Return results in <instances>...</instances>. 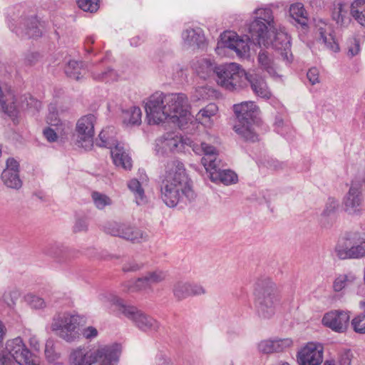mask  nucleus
<instances>
[{
    "mask_svg": "<svg viewBox=\"0 0 365 365\" xmlns=\"http://www.w3.org/2000/svg\"><path fill=\"white\" fill-rule=\"evenodd\" d=\"M192 150L197 155H203L201 159L202 164L206 170H212L215 166L221 163L217 149L212 145L201 142L200 144L195 143L192 145Z\"/></svg>",
    "mask_w": 365,
    "mask_h": 365,
    "instance_id": "nucleus-21",
    "label": "nucleus"
},
{
    "mask_svg": "<svg viewBox=\"0 0 365 365\" xmlns=\"http://www.w3.org/2000/svg\"><path fill=\"white\" fill-rule=\"evenodd\" d=\"M272 29L267 36V42L264 46L271 43L272 47L281 55L282 59L287 63L292 61V54L291 53L290 37L282 31L278 32Z\"/></svg>",
    "mask_w": 365,
    "mask_h": 365,
    "instance_id": "nucleus-17",
    "label": "nucleus"
},
{
    "mask_svg": "<svg viewBox=\"0 0 365 365\" xmlns=\"http://www.w3.org/2000/svg\"><path fill=\"white\" fill-rule=\"evenodd\" d=\"M0 365H39L36 356L31 354L20 337L7 341L0 347Z\"/></svg>",
    "mask_w": 365,
    "mask_h": 365,
    "instance_id": "nucleus-6",
    "label": "nucleus"
},
{
    "mask_svg": "<svg viewBox=\"0 0 365 365\" xmlns=\"http://www.w3.org/2000/svg\"><path fill=\"white\" fill-rule=\"evenodd\" d=\"M218 111V107L215 103H210L202 108L196 115L197 120L202 124H207L211 122V118Z\"/></svg>",
    "mask_w": 365,
    "mask_h": 365,
    "instance_id": "nucleus-35",
    "label": "nucleus"
},
{
    "mask_svg": "<svg viewBox=\"0 0 365 365\" xmlns=\"http://www.w3.org/2000/svg\"><path fill=\"white\" fill-rule=\"evenodd\" d=\"M320 30V38L319 42L324 43L325 47L334 52L339 51V46L338 43L335 41L334 36L331 34H327L324 32L322 29Z\"/></svg>",
    "mask_w": 365,
    "mask_h": 365,
    "instance_id": "nucleus-40",
    "label": "nucleus"
},
{
    "mask_svg": "<svg viewBox=\"0 0 365 365\" xmlns=\"http://www.w3.org/2000/svg\"><path fill=\"white\" fill-rule=\"evenodd\" d=\"M167 275L165 271L160 269L148 272L135 280H128L123 283V290L125 292H137L148 289L153 284L164 281Z\"/></svg>",
    "mask_w": 365,
    "mask_h": 365,
    "instance_id": "nucleus-15",
    "label": "nucleus"
},
{
    "mask_svg": "<svg viewBox=\"0 0 365 365\" xmlns=\"http://www.w3.org/2000/svg\"><path fill=\"white\" fill-rule=\"evenodd\" d=\"M4 184L10 188L19 189L22 181L19 177V163L13 158H9L6 162V168L1 173Z\"/></svg>",
    "mask_w": 365,
    "mask_h": 365,
    "instance_id": "nucleus-23",
    "label": "nucleus"
},
{
    "mask_svg": "<svg viewBox=\"0 0 365 365\" xmlns=\"http://www.w3.org/2000/svg\"><path fill=\"white\" fill-rule=\"evenodd\" d=\"M143 267V263H139L134 259H130L123 264L122 269L124 272H137L141 269Z\"/></svg>",
    "mask_w": 365,
    "mask_h": 365,
    "instance_id": "nucleus-51",
    "label": "nucleus"
},
{
    "mask_svg": "<svg viewBox=\"0 0 365 365\" xmlns=\"http://www.w3.org/2000/svg\"><path fill=\"white\" fill-rule=\"evenodd\" d=\"M182 145L181 135L175 132H169L155 140V150L157 155L163 156L168 153L178 151Z\"/></svg>",
    "mask_w": 365,
    "mask_h": 365,
    "instance_id": "nucleus-19",
    "label": "nucleus"
},
{
    "mask_svg": "<svg viewBox=\"0 0 365 365\" xmlns=\"http://www.w3.org/2000/svg\"><path fill=\"white\" fill-rule=\"evenodd\" d=\"M93 78L97 81L106 82L113 81L117 80L118 75L116 72L110 68H106L102 73L93 72Z\"/></svg>",
    "mask_w": 365,
    "mask_h": 365,
    "instance_id": "nucleus-44",
    "label": "nucleus"
},
{
    "mask_svg": "<svg viewBox=\"0 0 365 365\" xmlns=\"http://www.w3.org/2000/svg\"><path fill=\"white\" fill-rule=\"evenodd\" d=\"M182 38L185 46L188 48H203L205 46V37L202 29L188 28L182 33Z\"/></svg>",
    "mask_w": 365,
    "mask_h": 365,
    "instance_id": "nucleus-24",
    "label": "nucleus"
},
{
    "mask_svg": "<svg viewBox=\"0 0 365 365\" xmlns=\"http://www.w3.org/2000/svg\"><path fill=\"white\" fill-rule=\"evenodd\" d=\"M289 15L296 24L301 25L302 27L307 26V12L302 4L297 3L292 4L289 8Z\"/></svg>",
    "mask_w": 365,
    "mask_h": 365,
    "instance_id": "nucleus-32",
    "label": "nucleus"
},
{
    "mask_svg": "<svg viewBox=\"0 0 365 365\" xmlns=\"http://www.w3.org/2000/svg\"><path fill=\"white\" fill-rule=\"evenodd\" d=\"M96 117L93 114H88L81 117L76 125V145L86 150H89L93 145L94 126Z\"/></svg>",
    "mask_w": 365,
    "mask_h": 365,
    "instance_id": "nucleus-13",
    "label": "nucleus"
},
{
    "mask_svg": "<svg viewBox=\"0 0 365 365\" xmlns=\"http://www.w3.org/2000/svg\"><path fill=\"white\" fill-rule=\"evenodd\" d=\"M188 282H178L173 285V295L178 300H182L189 297Z\"/></svg>",
    "mask_w": 365,
    "mask_h": 365,
    "instance_id": "nucleus-41",
    "label": "nucleus"
},
{
    "mask_svg": "<svg viewBox=\"0 0 365 365\" xmlns=\"http://www.w3.org/2000/svg\"><path fill=\"white\" fill-rule=\"evenodd\" d=\"M81 62L70 61L65 68L66 74L69 78L78 81L81 78V76H83L82 71H84L81 68Z\"/></svg>",
    "mask_w": 365,
    "mask_h": 365,
    "instance_id": "nucleus-38",
    "label": "nucleus"
},
{
    "mask_svg": "<svg viewBox=\"0 0 365 365\" xmlns=\"http://www.w3.org/2000/svg\"><path fill=\"white\" fill-rule=\"evenodd\" d=\"M360 307L364 309V312L351 321L354 330L359 334H365V301L360 302Z\"/></svg>",
    "mask_w": 365,
    "mask_h": 365,
    "instance_id": "nucleus-42",
    "label": "nucleus"
},
{
    "mask_svg": "<svg viewBox=\"0 0 365 365\" xmlns=\"http://www.w3.org/2000/svg\"><path fill=\"white\" fill-rule=\"evenodd\" d=\"M350 316L348 312L342 310H333L324 314L322 323L331 330L342 333L348 327Z\"/></svg>",
    "mask_w": 365,
    "mask_h": 365,
    "instance_id": "nucleus-22",
    "label": "nucleus"
},
{
    "mask_svg": "<svg viewBox=\"0 0 365 365\" xmlns=\"http://www.w3.org/2000/svg\"><path fill=\"white\" fill-rule=\"evenodd\" d=\"M92 199L96 207L100 210L111 204V200L107 195L98 192L92 193Z\"/></svg>",
    "mask_w": 365,
    "mask_h": 365,
    "instance_id": "nucleus-45",
    "label": "nucleus"
},
{
    "mask_svg": "<svg viewBox=\"0 0 365 365\" xmlns=\"http://www.w3.org/2000/svg\"><path fill=\"white\" fill-rule=\"evenodd\" d=\"M357 277L353 272L339 274L333 282V289L335 292L349 288L356 284Z\"/></svg>",
    "mask_w": 365,
    "mask_h": 365,
    "instance_id": "nucleus-31",
    "label": "nucleus"
},
{
    "mask_svg": "<svg viewBox=\"0 0 365 365\" xmlns=\"http://www.w3.org/2000/svg\"><path fill=\"white\" fill-rule=\"evenodd\" d=\"M0 105L4 113L8 115L16 116L18 112V106L16 102V97L11 89L6 86L0 85Z\"/></svg>",
    "mask_w": 365,
    "mask_h": 365,
    "instance_id": "nucleus-26",
    "label": "nucleus"
},
{
    "mask_svg": "<svg viewBox=\"0 0 365 365\" xmlns=\"http://www.w3.org/2000/svg\"><path fill=\"white\" fill-rule=\"evenodd\" d=\"M334 253L341 260L364 257L365 240L356 233H347L338 240L334 247Z\"/></svg>",
    "mask_w": 365,
    "mask_h": 365,
    "instance_id": "nucleus-11",
    "label": "nucleus"
},
{
    "mask_svg": "<svg viewBox=\"0 0 365 365\" xmlns=\"http://www.w3.org/2000/svg\"><path fill=\"white\" fill-rule=\"evenodd\" d=\"M292 344V341L290 339H276L273 340H262L258 344L257 348L261 353L270 354L282 351Z\"/></svg>",
    "mask_w": 365,
    "mask_h": 365,
    "instance_id": "nucleus-28",
    "label": "nucleus"
},
{
    "mask_svg": "<svg viewBox=\"0 0 365 365\" xmlns=\"http://www.w3.org/2000/svg\"><path fill=\"white\" fill-rule=\"evenodd\" d=\"M104 297L107 298L111 304L115 306L119 314H122L132 321L134 325L141 331H157L158 330L160 327L158 322L136 307L124 304L123 299L112 294Z\"/></svg>",
    "mask_w": 365,
    "mask_h": 365,
    "instance_id": "nucleus-7",
    "label": "nucleus"
},
{
    "mask_svg": "<svg viewBox=\"0 0 365 365\" xmlns=\"http://www.w3.org/2000/svg\"><path fill=\"white\" fill-rule=\"evenodd\" d=\"M351 14L359 24L365 26V0H355L351 4Z\"/></svg>",
    "mask_w": 365,
    "mask_h": 365,
    "instance_id": "nucleus-34",
    "label": "nucleus"
},
{
    "mask_svg": "<svg viewBox=\"0 0 365 365\" xmlns=\"http://www.w3.org/2000/svg\"><path fill=\"white\" fill-rule=\"evenodd\" d=\"M347 54L350 57L356 56L360 51V43L357 38H353L347 41Z\"/></svg>",
    "mask_w": 365,
    "mask_h": 365,
    "instance_id": "nucleus-48",
    "label": "nucleus"
},
{
    "mask_svg": "<svg viewBox=\"0 0 365 365\" xmlns=\"http://www.w3.org/2000/svg\"><path fill=\"white\" fill-rule=\"evenodd\" d=\"M145 108L149 123L158 124L168 119L165 93L162 92H155L151 95L145 103Z\"/></svg>",
    "mask_w": 365,
    "mask_h": 365,
    "instance_id": "nucleus-16",
    "label": "nucleus"
},
{
    "mask_svg": "<svg viewBox=\"0 0 365 365\" xmlns=\"http://www.w3.org/2000/svg\"><path fill=\"white\" fill-rule=\"evenodd\" d=\"M53 248H58V246L57 245H49L48 247L46 248L44 252L46 255H48L50 256L54 257H57V253L56 252H53L52 250Z\"/></svg>",
    "mask_w": 365,
    "mask_h": 365,
    "instance_id": "nucleus-61",
    "label": "nucleus"
},
{
    "mask_svg": "<svg viewBox=\"0 0 365 365\" xmlns=\"http://www.w3.org/2000/svg\"><path fill=\"white\" fill-rule=\"evenodd\" d=\"M120 353L118 344L105 345L94 351L80 346L71 352L69 364L92 365L98 362L99 365H118Z\"/></svg>",
    "mask_w": 365,
    "mask_h": 365,
    "instance_id": "nucleus-4",
    "label": "nucleus"
},
{
    "mask_svg": "<svg viewBox=\"0 0 365 365\" xmlns=\"http://www.w3.org/2000/svg\"><path fill=\"white\" fill-rule=\"evenodd\" d=\"M222 162L213 168L212 170H207L210 173V179L212 182H220L224 185H228L235 183L237 181V175L230 170L224 169Z\"/></svg>",
    "mask_w": 365,
    "mask_h": 365,
    "instance_id": "nucleus-25",
    "label": "nucleus"
},
{
    "mask_svg": "<svg viewBox=\"0 0 365 365\" xmlns=\"http://www.w3.org/2000/svg\"><path fill=\"white\" fill-rule=\"evenodd\" d=\"M323 346L320 344L308 343L297 354L299 365H319L323 361Z\"/></svg>",
    "mask_w": 365,
    "mask_h": 365,
    "instance_id": "nucleus-20",
    "label": "nucleus"
},
{
    "mask_svg": "<svg viewBox=\"0 0 365 365\" xmlns=\"http://www.w3.org/2000/svg\"><path fill=\"white\" fill-rule=\"evenodd\" d=\"M246 73L235 63L220 65L217 67V83L228 91H234L245 85Z\"/></svg>",
    "mask_w": 365,
    "mask_h": 365,
    "instance_id": "nucleus-12",
    "label": "nucleus"
},
{
    "mask_svg": "<svg viewBox=\"0 0 365 365\" xmlns=\"http://www.w3.org/2000/svg\"><path fill=\"white\" fill-rule=\"evenodd\" d=\"M26 301L34 309H40L46 307V302L43 299L31 294L26 296Z\"/></svg>",
    "mask_w": 365,
    "mask_h": 365,
    "instance_id": "nucleus-47",
    "label": "nucleus"
},
{
    "mask_svg": "<svg viewBox=\"0 0 365 365\" xmlns=\"http://www.w3.org/2000/svg\"><path fill=\"white\" fill-rule=\"evenodd\" d=\"M351 6L341 1H335L332 11V19L340 26H347L351 22Z\"/></svg>",
    "mask_w": 365,
    "mask_h": 365,
    "instance_id": "nucleus-29",
    "label": "nucleus"
},
{
    "mask_svg": "<svg viewBox=\"0 0 365 365\" xmlns=\"http://www.w3.org/2000/svg\"><path fill=\"white\" fill-rule=\"evenodd\" d=\"M104 230L108 234L121 237L133 243H140L147 239V235L140 230L126 223L108 222L104 226Z\"/></svg>",
    "mask_w": 365,
    "mask_h": 365,
    "instance_id": "nucleus-14",
    "label": "nucleus"
},
{
    "mask_svg": "<svg viewBox=\"0 0 365 365\" xmlns=\"http://www.w3.org/2000/svg\"><path fill=\"white\" fill-rule=\"evenodd\" d=\"M82 334L86 339L91 340L98 336V330L95 327L90 326L83 329Z\"/></svg>",
    "mask_w": 365,
    "mask_h": 365,
    "instance_id": "nucleus-56",
    "label": "nucleus"
},
{
    "mask_svg": "<svg viewBox=\"0 0 365 365\" xmlns=\"http://www.w3.org/2000/svg\"><path fill=\"white\" fill-rule=\"evenodd\" d=\"M337 205V202L334 199H329L320 217V222L324 227H327L329 224L327 218L334 214Z\"/></svg>",
    "mask_w": 365,
    "mask_h": 365,
    "instance_id": "nucleus-39",
    "label": "nucleus"
},
{
    "mask_svg": "<svg viewBox=\"0 0 365 365\" xmlns=\"http://www.w3.org/2000/svg\"><path fill=\"white\" fill-rule=\"evenodd\" d=\"M43 135L49 142H54L57 139L56 132L51 128H46Z\"/></svg>",
    "mask_w": 365,
    "mask_h": 365,
    "instance_id": "nucleus-58",
    "label": "nucleus"
},
{
    "mask_svg": "<svg viewBox=\"0 0 365 365\" xmlns=\"http://www.w3.org/2000/svg\"><path fill=\"white\" fill-rule=\"evenodd\" d=\"M284 125V122L282 119H276L275 121V126L276 130L278 133H280L281 135H283V132L282 130V127Z\"/></svg>",
    "mask_w": 365,
    "mask_h": 365,
    "instance_id": "nucleus-64",
    "label": "nucleus"
},
{
    "mask_svg": "<svg viewBox=\"0 0 365 365\" xmlns=\"http://www.w3.org/2000/svg\"><path fill=\"white\" fill-rule=\"evenodd\" d=\"M88 227L87 222L83 219H78L76 220L75 225L73 226V231L75 232H82L86 230Z\"/></svg>",
    "mask_w": 365,
    "mask_h": 365,
    "instance_id": "nucleus-57",
    "label": "nucleus"
},
{
    "mask_svg": "<svg viewBox=\"0 0 365 365\" xmlns=\"http://www.w3.org/2000/svg\"><path fill=\"white\" fill-rule=\"evenodd\" d=\"M233 110L238 120L234 126L235 131L246 141H257L255 126L259 110L255 103L252 101L242 102L235 104Z\"/></svg>",
    "mask_w": 365,
    "mask_h": 365,
    "instance_id": "nucleus-5",
    "label": "nucleus"
},
{
    "mask_svg": "<svg viewBox=\"0 0 365 365\" xmlns=\"http://www.w3.org/2000/svg\"><path fill=\"white\" fill-rule=\"evenodd\" d=\"M110 131L113 133L111 128L103 130L98 135L96 145L110 150L113 162L117 167H120L125 170H130L132 168L131 158L123 145L114 137L110 135Z\"/></svg>",
    "mask_w": 365,
    "mask_h": 365,
    "instance_id": "nucleus-9",
    "label": "nucleus"
},
{
    "mask_svg": "<svg viewBox=\"0 0 365 365\" xmlns=\"http://www.w3.org/2000/svg\"><path fill=\"white\" fill-rule=\"evenodd\" d=\"M363 200L362 182L352 181L351 187L343 200L345 211L350 215L359 213Z\"/></svg>",
    "mask_w": 365,
    "mask_h": 365,
    "instance_id": "nucleus-18",
    "label": "nucleus"
},
{
    "mask_svg": "<svg viewBox=\"0 0 365 365\" xmlns=\"http://www.w3.org/2000/svg\"><path fill=\"white\" fill-rule=\"evenodd\" d=\"M215 63L210 59L202 58L198 60L195 64V70L197 76L203 79H207L216 75L217 67Z\"/></svg>",
    "mask_w": 365,
    "mask_h": 365,
    "instance_id": "nucleus-30",
    "label": "nucleus"
},
{
    "mask_svg": "<svg viewBox=\"0 0 365 365\" xmlns=\"http://www.w3.org/2000/svg\"><path fill=\"white\" fill-rule=\"evenodd\" d=\"M143 41V39L139 36H135L130 40V43L132 46H138V45H140Z\"/></svg>",
    "mask_w": 365,
    "mask_h": 365,
    "instance_id": "nucleus-62",
    "label": "nucleus"
},
{
    "mask_svg": "<svg viewBox=\"0 0 365 365\" xmlns=\"http://www.w3.org/2000/svg\"><path fill=\"white\" fill-rule=\"evenodd\" d=\"M160 187V198L169 207L187 204L195 198L192 181L186 174L183 163L177 159L167 163Z\"/></svg>",
    "mask_w": 365,
    "mask_h": 365,
    "instance_id": "nucleus-1",
    "label": "nucleus"
},
{
    "mask_svg": "<svg viewBox=\"0 0 365 365\" xmlns=\"http://www.w3.org/2000/svg\"><path fill=\"white\" fill-rule=\"evenodd\" d=\"M250 83L252 90L259 97L269 99L271 91L264 79L259 74L252 72L247 73L245 82Z\"/></svg>",
    "mask_w": 365,
    "mask_h": 365,
    "instance_id": "nucleus-27",
    "label": "nucleus"
},
{
    "mask_svg": "<svg viewBox=\"0 0 365 365\" xmlns=\"http://www.w3.org/2000/svg\"><path fill=\"white\" fill-rule=\"evenodd\" d=\"M53 341L47 340L45 344V355L49 361H54L56 355L53 351Z\"/></svg>",
    "mask_w": 365,
    "mask_h": 365,
    "instance_id": "nucleus-54",
    "label": "nucleus"
},
{
    "mask_svg": "<svg viewBox=\"0 0 365 365\" xmlns=\"http://www.w3.org/2000/svg\"><path fill=\"white\" fill-rule=\"evenodd\" d=\"M142 112L139 107L133 106L123 111V119L124 123L138 125L141 123Z\"/></svg>",
    "mask_w": 365,
    "mask_h": 365,
    "instance_id": "nucleus-37",
    "label": "nucleus"
},
{
    "mask_svg": "<svg viewBox=\"0 0 365 365\" xmlns=\"http://www.w3.org/2000/svg\"><path fill=\"white\" fill-rule=\"evenodd\" d=\"M24 103H26L27 108H34L36 110H39L41 108V103L30 95L24 96V101L21 105L22 108H24Z\"/></svg>",
    "mask_w": 365,
    "mask_h": 365,
    "instance_id": "nucleus-49",
    "label": "nucleus"
},
{
    "mask_svg": "<svg viewBox=\"0 0 365 365\" xmlns=\"http://www.w3.org/2000/svg\"><path fill=\"white\" fill-rule=\"evenodd\" d=\"M38 25L39 23L36 19H31L28 21L26 34L29 38H36L41 36L42 33Z\"/></svg>",
    "mask_w": 365,
    "mask_h": 365,
    "instance_id": "nucleus-46",
    "label": "nucleus"
},
{
    "mask_svg": "<svg viewBox=\"0 0 365 365\" xmlns=\"http://www.w3.org/2000/svg\"><path fill=\"white\" fill-rule=\"evenodd\" d=\"M49 113L47 116V123L51 126L62 125L61 120L58 117L57 113H56V108L53 105H50L49 106Z\"/></svg>",
    "mask_w": 365,
    "mask_h": 365,
    "instance_id": "nucleus-50",
    "label": "nucleus"
},
{
    "mask_svg": "<svg viewBox=\"0 0 365 365\" xmlns=\"http://www.w3.org/2000/svg\"><path fill=\"white\" fill-rule=\"evenodd\" d=\"M351 353L349 350H345L339 356L337 365H351Z\"/></svg>",
    "mask_w": 365,
    "mask_h": 365,
    "instance_id": "nucleus-55",
    "label": "nucleus"
},
{
    "mask_svg": "<svg viewBox=\"0 0 365 365\" xmlns=\"http://www.w3.org/2000/svg\"><path fill=\"white\" fill-rule=\"evenodd\" d=\"M307 77L312 85H315L320 82L319 71L316 67H312L307 71Z\"/></svg>",
    "mask_w": 365,
    "mask_h": 365,
    "instance_id": "nucleus-53",
    "label": "nucleus"
},
{
    "mask_svg": "<svg viewBox=\"0 0 365 365\" xmlns=\"http://www.w3.org/2000/svg\"><path fill=\"white\" fill-rule=\"evenodd\" d=\"M79 9L85 12L95 13L100 6L99 0H76Z\"/></svg>",
    "mask_w": 365,
    "mask_h": 365,
    "instance_id": "nucleus-43",
    "label": "nucleus"
},
{
    "mask_svg": "<svg viewBox=\"0 0 365 365\" xmlns=\"http://www.w3.org/2000/svg\"><path fill=\"white\" fill-rule=\"evenodd\" d=\"M260 68L266 71L271 76H276V66L271 56L267 51H260L257 56Z\"/></svg>",
    "mask_w": 365,
    "mask_h": 365,
    "instance_id": "nucleus-33",
    "label": "nucleus"
},
{
    "mask_svg": "<svg viewBox=\"0 0 365 365\" xmlns=\"http://www.w3.org/2000/svg\"><path fill=\"white\" fill-rule=\"evenodd\" d=\"M253 287L257 314L262 319L272 318L281 301L279 287L269 277L262 275L256 279Z\"/></svg>",
    "mask_w": 365,
    "mask_h": 365,
    "instance_id": "nucleus-3",
    "label": "nucleus"
},
{
    "mask_svg": "<svg viewBox=\"0 0 365 365\" xmlns=\"http://www.w3.org/2000/svg\"><path fill=\"white\" fill-rule=\"evenodd\" d=\"M189 297L200 296L205 294L206 290L201 284L188 282Z\"/></svg>",
    "mask_w": 365,
    "mask_h": 365,
    "instance_id": "nucleus-52",
    "label": "nucleus"
},
{
    "mask_svg": "<svg viewBox=\"0 0 365 365\" xmlns=\"http://www.w3.org/2000/svg\"><path fill=\"white\" fill-rule=\"evenodd\" d=\"M83 319L78 314L68 312L58 314L53 317L51 328L63 340L73 342L80 337L79 330Z\"/></svg>",
    "mask_w": 365,
    "mask_h": 365,
    "instance_id": "nucleus-8",
    "label": "nucleus"
},
{
    "mask_svg": "<svg viewBox=\"0 0 365 365\" xmlns=\"http://www.w3.org/2000/svg\"><path fill=\"white\" fill-rule=\"evenodd\" d=\"M38 54L36 53H30L25 57L24 61L26 65L32 66L38 61Z\"/></svg>",
    "mask_w": 365,
    "mask_h": 365,
    "instance_id": "nucleus-59",
    "label": "nucleus"
},
{
    "mask_svg": "<svg viewBox=\"0 0 365 365\" xmlns=\"http://www.w3.org/2000/svg\"><path fill=\"white\" fill-rule=\"evenodd\" d=\"M165 103L168 119L182 128L190 120L188 100L186 95L184 93L165 94Z\"/></svg>",
    "mask_w": 365,
    "mask_h": 365,
    "instance_id": "nucleus-10",
    "label": "nucleus"
},
{
    "mask_svg": "<svg viewBox=\"0 0 365 365\" xmlns=\"http://www.w3.org/2000/svg\"><path fill=\"white\" fill-rule=\"evenodd\" d=\"M255 13L256 18L249 26L250 38H241L232 31H225L221 35L222 46L234 51L240 58L247 56L250 51L249 40L252 39L255 43L259 46L265 45L268 43L267 36L272 29H275L274 16L270 9H258Z\"/></svg>",
    "mask_w": 365,
    "mask_h": 365,
    "instance_id": "nucleus-2",
    "label": "nucleus"
},
{
    "mask_svg": "<svg viewBox=\"0 0 365 365\" xmlns=\"http://www.w3.org/2000/svg\"><path fill=\"white\" fill-rule=\"evenodd\" d=\"M29 344L30 346L35 351H39L41 348V345L38 339L36 336H32L29 339Z\"/></svg>",
    "mask_w": 365,
    "mask_h": 365,
    "instance_id": "nucleus-60",
    "label": "nucleus"
},
{
    "mask_svg": "<svg viewBox=\"0 0 365 365\" xmlns=\"http://www.w3.org/2000/svg\"><path fill=\"white\" fill-rule=\"evenodd\" d=\"M129 190L134 194L135 202L138 205H144L147 202L144 190L137 179H132L128 183Z\"/></svg>",
    "mask_w": 365,
    "mask_h": 365,
    "instance_id": "nucleus-36",
    "label": "nucleus"
},
{
    "mask_svg": "<svg viewBox=\"0 0 365 365\" xmlns=\"http://www.w3.org/2000/svg\"><path fill=\"white\" fill-rule=\"evenodd\" d=\"M158 365H173L170 359L164 358L163 356L158 357Z\"/></svg>",
    "mask_w": 365,
    "mask_h": 365,
    "instance_id": "nucleus-63",
    "label": "nucleus"
}]
</instances>
